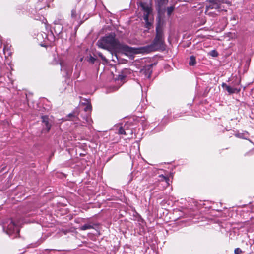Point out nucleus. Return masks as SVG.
Wrapping results in <instances>:
<instances>
[{"label": "nucleus", "mask_w": 254, "mask_h": 254, "mask_svg": "<svg viewBox=\"0 0 254 254\" xmlns=\"http://www.w3.org/2000/svg\"><path fill=\"white\" fill-rule=\"evenodd\" d=\"M222 87L224 89H225L229 94H232L236 92H238L240 91V90H238L236 88L231 87L230 86L228 85L225 83H223L222 84Z\"/></svg>", "instance_id": "obj_8"}, {"label": "nucleus", "mask_w": 254, "mask_h": 254, "mask_svg": "<svg viewBox=\"0 0 254 254\" xmlns=\"http://www.w3.org/2000/svg\"><path fill=\"white\" fill-rule=\"evenodd\" d=\"M42 122L43 124V126L45 128L43 129V131L45 132H48L51 129V125L49 122V117L48 116H42L41 117Z\"/></svg>", "instance_id": "obj_5"}, {"label": "nucleus", "mask_w": 254, "mask_h": 254, "mask_svg": "<svg viewBox=\"0 0 254 254\" xmlns=\"http://www.w3.org/2000/svg\"><path fill=\"white\" fill-rule=\"evenodd\" d=\"M54 24V26L53 27V29L54 32L56 34L59 35L62 32L63 28L61 20H55Z\"/></svg>", "instance_id": "obj_6"}, {"label": "nucleus", "mask_w": 254, "mask_h": 254, "mask_svg": "<svg viewBox=\"0 0 254 254\" xmlns=\"http://www.w3.org/2000/svg\"><path fill=\"white\" fill-rule=\"evenodd\" d=\"M98 55L99 56V57L101 58V59L103 61H105L106 63H107V60L106 58V57L102 54V53L101 52H98Z\"/></svg>", "instance_id": "obj_22"}, {"label": "nucleus", "mask_w": 254, "mask_h": 254, "mask_svg": "<svg viewBox=\"0 0 254 254\" xmlns=\"http://www.w3.org/2000/svg\"><path fill=\"white\" fill-rule=\"evenodd\" d=\"M237 136H238V137H239L240 138H243L246 139L245 137H243V135L241 134H238L237 135Z\"/></svg>", "instance_id": "obj_28"}, {"label": "nucleus", "mask_w": 254, "mask_h": 254, "mask_svg": "<svg viewBox=\"0 0 254 254\" xmlns=\"http://www.w3.org/2000/svg\"><path fill=\"white\" fill-rule=\"evenodd\" d=\"M82 118L83 119V123H86L88 125H91L92 123L91 116L89 113H85L84 115H82Z\"/></svg>", "instance_id": "obj_10"}, {"label": "nucleus", "mask_w": 254, "mask_h": 254, "mask_svg": "<svg viewBox=\"0 0 254 254\" xmlns=\"http://www.w3.org/2000/svg\"><path fill=\"white\" fill-rule=\"evenodd\" d=\"M146 11L147 12V14L145 15L144 19V20L147 21V20H148V14L149 13V9L148 8H146Z\"/></svg>", "instance_id": "obj_25"}, {"label": "nucleus", "mask_w": 254, "mask_h": 254, "mask_svg": "<svg viewBox=\"0 0 254 254\" xmlns=\"http://www.w3.org/2000/svg\"><path fill=\"white\" fill-rule=\"evenodd\" d=\"M91 110V106L90 105H88L84 108V112L85 113H89Z\"/></svg>", "instance_id": "obj_23"}, {"label": "nucleus", "mask_w": 254, "mask_h": 254, "mask_svg": "<svg viewBox=\"0 0 254 254\" xmlns=\"http://www.w3.org/2000/svg\"><path fill=\"white\" fill-rule=\"evenodd\" d=\"M3 52L5 55L10 56L11 55V51H10L8 45H5L3 48Z\"/></svg>", "instance_id": "obj_18"}, {"label": "nucleus", "mask_w": 254, "mask_h": 254, "mask_svg": "<svg viewBox=\"0 0 254 254\" xmlns=\"http://www.w3.org/2000/svg\"><path fill=\"white\" fill-rule=\"evenodd\" d=\"M3 230L12 239L17 237L19 235L20 229L18 226L11 219L3 223Z\"/></svg>", "instance_id": "obj_3"}, {"label": "nucleus", "mask_w": 254, "mask_h": 254, "mask_svg": "<svg viewBox=\"0 0 254 254\" xmlns=\"http://www.w3.org/2000/svg\"><path fill=\"white\" fill-rule=\"evenodd\" d=\"M220 8V3L219 1L214 0H209L208 4L206 7V10H209V9L219 10Z\"/></svg>", "instance_id": "obj_4"}, {"label": "nucleus", "mask_w": 254, "mask_h": 254, "mask_svg": "<svg viewBox=\"0 0 254 254\" xmlns=\"http://www.w3.org/2000/svg\"><path fill=\"white\" fill-rule=\"evenodd\" d=\"M159 184L161 185L163 188H166L169 185V179L163 175H160L159 176Z\"/></svg>", "instance_id": "obj_7"}, {"label": "nucleus", "mask_w": 254, "mask_h": 254, "mask_svg": "<svg viewBox=\"0 0 254 254\" xmlns=\"http://www.w3.org/2000/svg\"><path fill=\"white\" fill-rule=\"evenodd\" d=\"M209 54L213 57H216L218 55V53L217 51L213 50L211 51Z\"/></svg>", "instance_id": "obj_21"}, {"label": "nucleus", "mask_w": 254, "mask_h": 254, "mask_svg": "<svg viewBox=\"0 0 254 254\" xmlns=\"http://www.w3.org/2000/svg\"><path fill=\"white\" fill-rule=\"evenodd\" d=\"M87 61L90 64H94L95 62L97 61V59L94 57L92 56V55H90L89 56H87Z\"/></svg>", "instance_id": "obj_16"}, {"label": "nucleus", "mask_w": 254, "mask_h": 254, "mask_svg": "<svg viewBox=\"0 0 254 254\" xmlns=\"http://www.w3.org/2000/svg\"><path fill=\"white\" fill-rule=\"evenodd\" d=\"M118 131L119 134H123L126 135H127L129 133V132H130L131 133H132V131L126 129V125H124L123 127L120 126Z\"/></svg>", "instance_id": "obj_11"}, {"label": "nucleus", "mask_w": 254, "mask_h": 254, "mask_svg": "<svg viewBox=\"0 0 254 254\" xmlns=\"http://www.w3.org/2000/svg\"><path fill=\"white\" fill-rule=\"evenodd\" d=\"M158 4V6L159 7V9H160L164 4H165L167 2L168 0H156Z\"/></svg>", "instance_id": "obj_17"}, {"label": "nucleus", "mask_w": 254, "mask_h": 254, "mask_svg": "<svg viewBox=\"0 0 254 254\" xmlns=\"http://www.w3.org/2000/svg\"><path fill=\"white\" fill-rule=\"evenodd\" d=\"M189 64L190 66H194L195 65L196 58L195 56L192 55L190 57Z\"/></svg>", "instance_id": "obj_15"}, {"label": "nucleus", "mask_w": 254, "mask_h": 254, "mask_svg": "<svg viewBox=\"0 0 254 254\" xmlns=\"http://www.w3.org/2000/svg\"><path fill=\"white\" fill-rule=\"evenodd\" d=\"M39 2L43 3V7H45L46 6L49 7L50 2H52L54 0H38Z\"/></svg>", "instance_id": "obj_14"}, {"label": "nucleus", "mask_w": 254, "mask_h": 254, "mask_svg": "<svg viewBox=\"0 0 254 254\" xmlns=\"http://www.w3.org/2000/svg\"><path fill=\"white\" fill-rule=\"evenodd\" d=\"M151 68V65H149L148 66H146L144 67V68L142 70V71H143L145 73L146 76H147L148 78H149L150 77V75L152 73Z\"/></svg>", "instance_id": "obj_12"}, {"label": "nucleus", "mask_w": 254, "mask_h": 254, "mask_svg": "<svg viewBox=\"0 0 254 254\" xmlns=\"http://www.w3.org/2000/svg\"><path fill=\"white\" fill-rule=\"evenodd\" d=\"M71 18L75 20L80 19V16H78L75 9H73L71 11Z\"/></svg>", "instance_id": "obj_13"}, {"label": "nucleus", "mask_w": 254, "mask_h": 254, "mask_svg": "<svg viewBox=\"0 0 254 254\" xmlns=\"http://www.w3.org/2000/svg\"><path fill=\"white\" fill-rule=\"evenodd\" d=\"M126 78V76L123 75H120L119 76V79L121 80V81L124 80Z\"/></svg>", "instance_id": "obj_26"}, {"label": "nucleus", "mask_w": 254, "mask_h": 254, "mask_svg": "<svg viewBox=\"0 0 254 254\" xmlns=\"http://www.w3.org/2000/svg\"><path fill=\"white\" fill-rule=\"evenodd\" d=\"M63 68V66L62 65H61V70H62Z\"/></svg>", "instance_id": "obj_29"}, {"label": "nucleus", "mask_w": 254, "mask_h": 254, "mask_svg": "<svg viewBox=\"0 0 254 254\" xmlns=\"http://www.w3.org/2000/svg\"><path fill=\"white\" fill-rule=\"evenodd\" d=\"M148 48L150 51H157L165 48L163 30L159 23L156 27L155 36L151 44L148 46Z\"/></svg>", "instance_id": "obj_2"}, {"label": "nucleus", "mask_w": 254, "mask_h": 254, "mask_svg": "<svg viewBox=\"0 0 254 254\" xmlns=\"http://www.w3.org/2000/svg\"><path fill=\"white\" fill-rule=\"evenodd\" d=\"M129 70L128 69H125L123 70V73H127V72H129Z\"/></svg>", "instance_id": "obj_27"}, {"label": "nucleus", "mask_w": 254, "mask_h": 254, "mask_svg": "<svg viewBox=\"0 0 254 254\" xmlns=\"http://www.w3.org/2000/svg\"><path fill=\"white\" fill-rule=\"evenodd\" d=\"M235 254H242V251L239 248L235 249L234 251Z\"/></svg>", "instance_id": "obj_24"}, {"label": "nucleus", "mask_w": 254, "mask_h": 254, "mask_svg": "<svg viewBox=\"0 0 254 254\" xmlns=\"http://www.w3.org/2000/svg\"><path fill=\"white\" fill-rule=\"evenodd\" d=\"M97 45L99 47L111 51L113 56H116L117 59H118V53L132 52V48L121 43L119 40L115 38L114 33H111L108 35L100 39L97 42Z\"/></svg>", "instance_id": "obj_1"}, {"label": "nucleus", "mask_w": 254, "mask_h": 254, "mask_svg": "<svg viewBox=\"0 0 254 254\" xmlns=\"http://www.w3.org/2000/svg\"><path fill=\"white\" fill-rule=\"evenodd\" d=\"M96 225H97V224L90 222L88 223H86V224H84L83 225L81 226L80 227H79V230L85 231L86 230L94 229V226H96Z\"/></svg>", "instance_id": "obj_9"}, {"label": "nucleus", "mask_w": 254, "mask_h": 254, "mask_svg": "<svg viewBox=\"0 0 254 254\" xmlns=\"http://www.w3.org/2000/svg\"><path fill=\"white\" fill-rule=\"evenodd\" d=\"M174 9H175V7L174 6H171L167 7V12L168 16H170L171 15V14L173 12V11H174Z\"/></svg>", "instance_id": "obj_19"}, {"label": "nucleus", "mask_w": 254, "mask_h": 254, "mask_svg": "<svg viewBox=\"0 0 254 254\" xmlns=\"http://www.w3.org/2000/svg\"><path fill=\"white\" fill-rule=\"evenodd\" d=\"M42 6L40 7V9H42Z\"/></svg>", "instance_id": "obj_30"}, {"label": "nucleus", "mask_w": 254, "mask_h": 254, "mask_svg": "<svg viewBox=\"0 0 254 254\" xmlns=\"http://www.w3.org/2000/svg\"><path fill=\"white\" fill-rule=\"evenodd\" d=\"M68 117L70 118V119L73 121H76L77 119L78 118L75 113H69L68 115Z\"/></svg>", "instance_id": "obj_20"}]
</instances>
